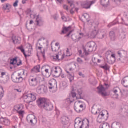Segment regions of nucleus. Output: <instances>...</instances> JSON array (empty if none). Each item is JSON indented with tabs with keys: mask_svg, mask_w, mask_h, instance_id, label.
<instances>
[{
	"mask_svg": "<svg viewBox=\"0 0 128 128\" xmlns=\"http://www.w3.org/2000/svg\"><path fill=\"white\" fill-rule=\"evenodd\" d=\"M38 106L40 108H44L46 110L50 112L54 110V105L46 102L45 98H40L37 100Z\"/></svg>",
	"mask_w": 128,
	"mask_h": 128,
	"instance_id": "nucleus-1",
	"label": "nucleus"
},
{
	"mask_svg": "<svg viewBox=\"0 0 128 128\" xmlns=\"http://www.w3.org/2000/svg\"><path fill=\"white\" fill-rule=\"evenodd\" d=\"M83 50L86 56H88V52H92L96 50V44L94 42H88L86 45V48L84 47Z\"/></svg>",
	"mask_w": 128,
	"mask_h": 128,
	"instance_id": "nucleus-2",
	"label": "nucleus"
},
{
	"mask_svg": "<svg viewBox=\"0 0 128 128\" xmlns=\"http://www.w3.org/2000/svg\"><path fill=\"white\" fill-rule=\"evenodd\" d=\"M110 88V86L108 84H105L104 86V87L103 86H100L97 88L98 90V94H102L103 96H108V93L104 92L108 88Z\"/></svg>",
	"mask_w": 128,
	"mask_h": 128,
	"instance_id": "nucleus-3",
	"label": "nucleus"
},
{
	"mask_svg": "<svg viewBox=\"0 0 128 128\" xmlns=\"http://www.w3.org/2000/svg\"><path fill=\"white\" fill-rule=\"evenodd\" d=\"M24 102L26 104H30L36 100V95L34 94H28L24 96Z\"/></svg>",
	"mask_w": 128,
	"mask_h": 128,
	"instance_id": "nucleus-4",
	"label": "nucleus"
},
{
	"mask_svg": "<svg viewBox=\"0 0 128 128\" xmlns=\"http://www.w3.org/2000/svg\"><path fill=\"white\" fill-rule=\"evenodd\" d=\"M13 82L14 84H22L24 82V78L22 76V73H18V75L14 76L12 77Z\"/></svg>",
	"mask_w": 128,
	"mask_h": 128,
	"instance_id": "nucleus-5",
	"label": "nucleus"
},
{
	"mask_svg": "<svg viewBox=\"0 0 128 128\" xmlns=\"http://www.w3.org/2000/svg\"><path fill=\"white\" fill-rule=\"evenodd\" d=\"M84 120L78 118L75 120L74 128H82L84 126Z\"/></svg>",
	"mask_w": 128,
	"mask_h": 128,
	"instance_id": "nucleus-6",
	"label": "nucleus"
},
{
	"mask_svg": "<svg viewBox=\"0 0 128 128\" xmlns=\"http://www.w3.org/2000/svg\"><path fill=\"white\" fill-rule=\"evenodd\" d=\"M94 4H96V1L82 2L81 3V8H85V10H89L92 8V6Z\"/></svg>",
	"mask_w": 128,
	"mask_h": 128,
	"instance_id": "nucleus-7",
	"label": "nucleus"
},
{
	"mask_svg": "<svg viewBox=\"0 0 128 128\" xmlns=\"http://www.w3.org/2000/svg\"><path fill=\"white\" fill-rule=\"evenodd\" d=\"M26 120L32 124H36L38 122V119L36 118V117L33 114L28 115L26 118Z\"/></svg>",
	"mask_w": 128,
	"mask_h": 128,
	"instance_id": "nucleus-8",
	"label": "nucleus"
},
{
	"mask_svg": "<svg viewBox=\"0 0 128 128\" xmlns=\"http://www.w3.org/2000/svg\"><path fill=\"white\" fill-rule=\"evenodd\" d=\"M10 64L13 66L14 68H16L20 66H22V60H20L19 64H18V57H15L14 58L10 60Z\"/></svg>",
	"mask_w": 128,
	"mask_h": 128,
	"instance_id": "nucleus-9",
	"label": "nucleus"
},
{
	"mask_svg": "<svg viewBox=\"0 0 128 128\" xmlns=\"http://www.w3.org/2000/svg\"><path fill=\"white\" fill-rule=\"evenodd\" d=\"M74 108L76 112L80 114L84 111V105L80 104V101H78V103L75 104Z\"/></svg>",
	"mask_w": 128,
	"mask_h": 128,
	"instance_id": "nucleus-10",
	"label": "nucleus"
},
{
	"mask_svg": "<svg viewBox=\"0 0 128 128\" xmlns=\"http://www.w3.org/2000/svg\"><path fill=\"white\" fill-rule=\"evenodd\" d=\"M36 92L39 94H44L48 92V88L44 85L39 86L36 88Z\"/></svg>",
	"mask_w": 128,
	"mask_h": 128,
	"instance_id": "nucleus-11",
	"label": "nucleus"
},
{
	"mask_svg": "<svg viewBox=\"0 0 128 128\" xmlns=\"http://www.w3.org/2000/svg\"><path fill=\"white\" fill-rule=\"evenodd\" d=\"M49 84L50 86H49L50 90H56L58 88V82L56 80L54 79L50 80L49 82Z\"/></svg>",
	"mask_w": 128,
	"mask_h": 128,
	"instance_id": "nucleus-12",
	"label": "nucleus"
},
{
	"mask_svg": "<svg viewBox=\"0 0 128 128\" xmlns=\"http://www.w3.org/2000/svg\"><path fill=\"white\" fill-rule=\"evenodd\" d=\"M116 60V57L114 54H112L110 57H107V62L110 64H114Z\"/></svg>",
	"mask_w": 128,
	"mask_h": 128,
	"instance_id": "nucleus-13",
	"label": "nucleus"
},
{
	"mask_svg": "<svg viewBox=\"0 0 128 128\" xmlns=\"http://www.w3.org/2000/svg\"><path fill=\"white\" fill-rule=\"evenodd\" d=\"M12 42L14 44H20V42H22V38L20 37H16V36H13L12 38Z\"/></svg>",
	"mask_w": 128,
	"mask_h": 128,
	"instance_id": "nucleus-14",
	"label": "nucleus"
},
{
	"mask_svg": "<svg viewBox=\"0 0 128 128\" xmlns=\"http://www.w3.org/2000/svg\"><path fill=\"white\" fill-rule=\"evenodd\" d=\"M29 82L30 86H38V78H32Z\"/></svg>",
	"mask_w": 128,
	"mask_h": 128,
	"instance_id": "nucleus-15",
	"label": "nucleus"
},
{
	"mask_svg": "<svg viewBox=\"0 0 128 128\" xmlns=\"http://www.w3.org/2000/svg\"><path fill=\"white\" fill-rule=\"evenodd\" d=\"M118 54L120 58H124L125 60H128V52L126 51H119L118 52Z\"/></svg>",
	"mask_w": 128,
	"mask_h": 128,
	"instance_id": "nucleus-16",
	"label": "nucleus"
},
{
	"mask_svg": "<svg viewBox=\"0 0 128 128\" xmlns=\"http://www.w3.org/2000/svg\"><path fill=\"white\" fill-rule=\"evenodd\" d=\"M68 122H70V119L68 117L66 116H63L61 118V122L64 126H66L68 124Z\"/></svg>",
	"mask_w": 128,
	"mask_h": 128,
	"instance_id": "nucleus-17",
	"label": "nucleus"
},
{
	"mask_svg": "<svg viewBox=\"0 0 128 128\" xmlns=\"http://www.w3.org/2000/svg\"><path fill=\"white\" fill-rule=\"evenodd\" d=\"M40 66L38 65L37 66L34 67L31 70L32 74H38V72H40Z\"/></svg>",
	"mask_w": 128,
	"mask_h": 128,
	"instance_id": "nucleus-18",
	"label": "nucleus"
},
{
	"mask_svg": "<svg viewBox=\"0 0 128 128\" xmlns=\"http://www.w3.org/2000/svg\"><path fill=\"white\" fill-rule=\"evenodd\" d=\"M36 22H37V26H42L44 24V20L42 18H40L38 16H37L36 19Z\"/></svg>",
	"mask_w": 128,
	"mask_h": 128,
	"instance_id": "nucleus-19",
	"label": "nucleus"
},
{
	"mask_svg": "<svg viewBox=\"0 0 128 128\" xmlns=\"http://www.w3.org/2000/svg\"><path fill=\"white\" fill-rule=\"evenodd\" d=\"M104 112H100L97 118L98 122L102 124V118H104Z\"/></svg>",
	"mask_w": 128,
	"mask_h": 128,
	"instance_id": "nucleus-20",
	"label": "nucleus"
},
{
	"mask_svg": "<svg viewBox=\"0 0 128 128\" xmlns=\"http://www.w3.org/2000/svg\"><path fill=\"white\" fill-rule=\"evenodd\" d=\"M60 70H62V68L60 67H53L51 70V72L52 73L54 72L56 74H58Z\"/></svg>",
	"mask_w": 128,
	"mask_h": 128,
	"instance_id": "nucleus-21",
	"label": "nucleus"
},
{
	"mask_svg": "<svg viewBox=\"0 0 128 128\" xmlns=\"http://www.w3.org/2000/svg\"><path fill=\"white\" fill-rule=\"evenodd\" d=\"M70 30H72V26H69L68 28L66 26L63 27L61 34H66Z\"/></svg>",
	"mask_w": 128,
	"mask_h": 128,
	"instance_id": "nucleus-22",
	"label": "nucleus"
},
{
	"mask_svg": "<svg viewBox=\"0 0 128 128\" xmlns=\"http://www.w3.org/2000/svg\"><path fill=\"white\" fill-rule=\"evenodd\" d=\"M122 84L125 88H128V77H125L122 80Z\"/></svg>",
	"mask_w": 128,
	"mask_h": 128,
	"instance_id": "nucleus-23",
	"label": "nucleus"
},
{
	"mask_svg": "<svg viewBox=\"0 0 128 128\" xmlns=\"http://www.w3.org/2000/svg\"><path fill=\"white\" fill-rule=\"evenodd\" d=\"M14 110H16V112L22 110H24V105H22V104L16 105L14 106Z\"/></svg>",
	"mask_w": 128,
	"mask_h": 128,
	"instance_id": "nucleus-24",
	"label": "nucleus"
},
{
	"mask_svg": "<svg viewBox=\"0 0 128 128\" xmlns=\"http://www.w3.org/2000/svg\"><path fill=\"white\" fill-rule=\"evenodd\" d=\"M17 50H20L24 56L25 58H28V55L26 54V50L24 48V46L22 45L18 47Z\"/></svg>",
	"mask_w": 128,
	"mask_h": 128,
	"instance_id": "nucleus-25",
	"label": "nucleus"
},
{
	"mask_svg": "<svg viewBox=\"0 0 128 128\" xmlns=\"http://www.w3.org/2000/svg\"><path fill=\"white\" fill-rule=\"evenodd\" d=\"M110 38L112 40H116V33L112 31L110 32Z\"/></svg>",
	"mask_w": 128,
	"mask_h": 128,
	"instance_id": "nucleus-26",
	"label": "nucleus"
},
{
	"mask_svg": "<svg viewBox=\"0 0 128 128\" xmlns=\"http://www.w3.org/2000/svg\"><path fill=\"white\" fill-rule=\"evenodd\" d=\"M108 2H110V0H101V4L105 8L108 6Z\"/></svg>",
	"mask_w": 128,
	"mask_h": 128,
	"instance_id": "nucleus-27",
	"label": "nucleus"
},
{
	"mask_svg": "<svg viewBox=\"0 0 128 128\" xmlns=\"http://www.w3.org/2000/svg\"><path fill=\"white\" fill-rule=\"evenodd\" d=\"M61 57V58L60 59V58ZM64 54L62 56V55L60 54V53H58V54H57L56 57H54V60H64Z\"/></svg>",
	"mask_w": 128,
	"mask_h": 128,
	"instance_id": "nucleus-28",
	"label": "nucleus"
},
{
	"mask_svg": "<svg viewBox=\"0 0 128 128\" xmlns=\"http://www.w3.org/2000/svg\"><path fill=\"white\" fill-rule=\"evenodd\" d=\"M100 128H110V124L108 123H104L100 126Z\"/></svg>",
	"mask_w": 128,
	"mask_h": 128,
	"instance_id": "nucleus-29",
	"label": "nucleus"
},
{
	"mask_svg": "<svg viewBox=\"0 0 128 128\" xmlns=\"http://www.w3.org/2000/svg\"><path fill=\"white\" fill-rule=\"evenodd\" d=\"M126 38V33L124 32H122V33L120 34V38L122 40H124L125 38Z\"/></svg>",
	"mask_w": 128,
	"mask_h": 128,
	"instance_id": "nucleus-30",
	"label": "nucleus"
},
{
	"mask_svg": "<svg viewBox=\"0 0 128 128\" xmlns=\"http://www.w3.org/2000/svg\"><path fill=\"white\" fill-rule=\"evenodd\" d=\"M68 76L70 82H72V80H74V75L71 73V74H68Z\"/></svg>",
	"mask_w": 128,
	"mask_h": 128,
	"instance_id": "nucleus-31",
	"label": "nucleus"
},
{
	"mask_svg": "<svg viewBox=\"0 0 128 128\" xmlns=\"http://www.w3.org/2000/svg\"><path fill=\"white\" fill-rule=\"evenodd\" d=\"M83 18L86 20L88 22L90 20V15L88 14H85L82 16Z\"/></svg>",
	"mask_w": 128,
	"mask_h": 128,
	"instance_id": "nucleus-32",
	"label": "nucleus"
},
{
	"mask_svg": "<svg viewBox=\"0 0 128 128\" xmlns=\"http://www.w3.org/2000/svg\"><path fill=\"white\" fill-rule=\"evenodd\" d=\"M90 36L92 38H96V36H98V31L96 30H94L93 32H92Z\"/></svg>",
	"mask_w": 128,
	"mask_h": 128,
	"instance_id": "nucleus-33",
	"label": "nucleus"
},
{
	"mask_svg": "<svg viewBox=\"0 0 128 128\" xmlns=\"http://www.w3.org/2000/svg\"><path fill=\"white\" fill-rule=\"evenodd\" d=\"M92 113L93 114H98V108L92 107Z\"/></svg>",
	"mask_w": 128,
	"mask_h": 128,
	"instance_id": "nucleus-34",
	"label": "nucleus"
},
{
	"mask_svg": "<svg viewBox=\"0 0 128 128\" xmlns=\"http://www.w3.org/2000/svg\"><path fill=\"white\" fill-rule=\"evenodd\" d=\"M112 51H108L106 52V62H108V58H110V56H112Z\"/></svg>",
	"mask_w": 128,
	"mask_h": 128,
	"instance_id": "nucleus-35",
	"label": "nucleus"
},
{
	"mask_svg": "<svg viewBox=\"0 0 128 128\" xmlns=\"http://www.w3.org/2000/svg\"><path fill=\"white\" fill-rule=\"evenodd\" d=\"M118 60L122 62H127L128 59L126 60V58H124V57H120V58H118Z\"/></svg>",
	"mask_w": 128,
	"mask_h": 128,
	"instance_id": "nucleus-36",
	"label": "nucleus"
},
{
	"mask_svg": "<svg viewBox=\"0 0 128 128\" xmlns=\"http://www.w3.org/2000/svg\"><path fill=\"white\" fill-rule=\"evenodd\" d=\"M121 126H122L120 123H116L115 126L112 125V128H120Z\"/></svg>",
	"mask_w": 128,
	"mask_h": 128,
	"instance_id": "nucleus-37",
	"label": "nucleus"
},
{
	"mask_svg": "<svg viewBox=\"0 0 128 128\" xmlns=\"http://www.w3.org/2000/svg\"><path fill=\"white\" fill-rule=\"evenodd\" d=\"M4 124L7 126H10V121L8 119H6L4 122Z\"/></svg>",
	"mask_w": 128,
	"mask_h": 128,
	"instance_id": "nucleus-38",
	"label": "nucleus"
},
{
	"mask_svg": "<svg viewBox=\"0 0 128 128\" xmlns=\"http://www.w3.org/2000/svg\"><path fill=\"white\" fill-rule=\"evenodd\" d=\"M60 47H54L52 48V52H58V50H60Z\"/></svg>",
	"mask_w": 128,
	"mask_h": 128,
	"instance_id": "nucleus-39",
	"label": "nucleus"
},
{
	"mask_svg": "<svg viewBox=\"0 0 128 128\" xmlns=\"http://www.w3.org/2000/svg\"><path fill=\"white\" fill-rule=\"evenodd\" d=\"M70 72H70L66 70V72H67L68 74H74V68H70L69 69Z\"/></svg>",
	"mask_w": 128,
	"mask_h": 128,
	"instance_id": "nucleus-40",
	"label": "nucleus"
},
{
	"mask_svg": "<svg viewBox=\"0 0 128 128\" xmlns=\"http://www.w3.org/2000/svg\"><path fill=\"white\" fill-rule=\"evenodd\" d=\"M122 22L121 23H120V22H118L119 24H124L125 26H128V24L126 23L124 18H122Z\"/></svg>",
	"mask_w": 128,
	"mask_h": 128,
	"instance_id": "nucleus-41",
	"label": "nucleus"
},
{
	"mask_svg": "<svg viewBox=\"0 0 128 128\" xmlns=\"http://www.w3.org/2000/svg\"><path fill=\"white\" fill-rule=\"evenodd\" d=\"M77 62L80 64H84V60H82L80 58H77Z\"/></svg>",
	"mask_w": 128,
	"mask_h": 128,
	"instance_id": "nucleus-42",
	"label": "nucleus"
},
{
	"mask_svg": "<svg viewBox=\"0 0 128 128\" xmlns=\"http://www.w3.org/2000/svg\"><path fill=\"white\" fill-rule=\"evenodd\" d=\"M102 68H103L104 70H110V68L108 66V64H106L104 66H102Z\"/></svg>",
	"mask_w": 128,
	"mask_h": 128,
	"instance_id": "nucleus-43",
	"label": "nucleus"
},
{
	"mask_svg": "<svg viewBox=\"0 0 128 128\" xmlns=\"http://www.w3.org/2000/svg\"><path fill=\"white\" fill-rule=\"evenodd\" d=\"M104 34H100L98 35V38H100V40H102V38H104Z\"/></svg>",
	"mask_w": 128,
	"mask_h": 128,
	"instance_id": "nucleus-44",
	"label": "nucleus"
},
{
	"mask_svg": "<svg viewBox=\"0 0 128 128\" xmlns=\"http://www.w3.org/2000/svg\"><path fill=\"white\" fill-rule=\"evenodd\" d=\"M18 114H19L20 116H24V111L22 110H20V111H18Z\"/></svg>",
	"mask_w": 128,
	"mask_h": 128,
	"instance_id": "nucleus-45",
	"label": "nucleus"
},
{
	"mask_svg": "<svg viewBox=\"0 0 128 128\" xmlns=\"http://www.w3.org/2000/svg\"><path fill=\"white\" fill-rule=\"evenodd\" d=\"M87 122L88 124H87L86 125H84L82 128H90V121L88 120H87Z\"/></svg>",
	"mask_w": 128,
	"mask_h": 128,
	"instance_id": "nucleus-46",
	"label": "nucleus"
},
{
	"mask_svg": "<svg viewBox=\"0 0 128 128\" xmlns=\"http://www.w3.org/2000/svg\"><path fill=\"white\" fill-rule=\"evenodd\" d=\"M113 98H115L116 100H118V94H114L113 96Z\"/></svg>",
	"mask_w": 128,
	"mask_h": 128,
	"instance_id": "nucleus-47",
	"label": "nucleus"
},
{
	"mask_svg": "<svg viewBox=\"0 0 128 128\" xmlns=\"http://www.w3.org/2000/svg\"><path fill=\"white\" fill-rule=\"evenodd\" d=\"M41 54H42L44 58H46V52L45 50H44V52H41Z\"/></svg>",
	"mask_w": 128,
	"mask_h": 128,
	"instance_id": "nucleus-48",
	"label": "nucleus"
},
{
	"mask_svg": "<svg viewBox=\"0 0 128 128\" xmlns=\"http://www.w3.org/2000/svg\"><path fill=\"white\" fill-rule=\"evenodd\" d=\"M6 8H7V9L8 10H10V9L12 8V6H10V4H7L6 6Z\"/></svg>",
	"mask_w": 128,
	"mask_h": 128,
	"instance_id": "nucleus-49",
	"label": "nucleus"
},
{
	"mask_svg": "<svg viewBox=\"0 0 128 128\" xmlns=\"http://www.w3.org/2000/svg\"><path fill=\"white\" fill-rule=\"evenodd\" d=\"M18 0H16V2L14 4V8H16V6H18Z\"/></svg>",
	"mask_w": 128,
	"mask_h": 128,
	"instance_id": "nucleus-50",
	"label": "nucleus"
},
{
	"mask_svg": "<svg viewBox=\"0 0 128 128\" xmlns=\"http://www.w3.org/2000/svg\"><path fill=\"white\" fill-rule=\"evenodd\" d=\"M66 54V56H70V50H68V48L67 49Z\"/></svg>",
	"mask_w": 128,
	"mask_h": 128,
	"instance_id": "nucleus-51",
	"label": "nucleus"
},
{
	"mask_svg": "<svg viewBox=\"0 0 128 128\" xmlns=\"http://www.w3.org/2000/svg\"><path fill=\"white\" fill-rule=\"evenodd\" d=\"M115 24H116V23L114 22V23H111L108 25V28H110V26H115Z\"/></svg>",
	"mask_w": 128,
	"mask_h": 128,
	"instance_id": "nucleus-52",
	"label": "nucleus"
},
{
	"mask_svg": "<svg viewBox=\"0 0 128 128\" xmlns=\"http://www.w3.org/2000/svg\"><path fill=\"white\" fill-rule=\"evenodd\" d=\"M63 8L64 10H68V6L66 5H64Z\"/></svg>",
	"mask_w": 128,
	"mask_h": 128,
	"instance_id": "nucleus-53",
	"label": "nucleus"
},
{
	"mask_svg": "<svg viewBox=\"0 0 128 128\" xmlns=\"http://www.w3.org/2000/svg\"><path fill=\"white\" fill-rule=\"evenodd\" d=\"M4 120H6V119L4 118H0V122H1V124H4Z\"/></svg>",
	"mask_w": 128,
	"mask_h": 128,
	"instance_id": "nucleus-54",
	"label": "nucleus"
},
{
	"mask_svg": "<svg viewBox=\"0 0 128 128\" xmlns=\"http://www.w3.org/2000/svg\"><path fill=\"white\" fill-rule=\"evenodd\" d=\"M62 86H64V88H67V86H68V84H66V82H64L62 83Z\"/></svg>",
	"mask_w": 128,
	"mask_h": 128,
	"instance_id": "nucleus-55",
	"label": "nucleus"
},
{
	"mask_svg": "<svg viewBox=\"0 0 128 128\" xmlns=\"http://www.w3.org/2000/svg\"><path fill=\"white\" fill-rule=\"evenodd\" d=\"M79 76H82V78H84L86 76H84V74H82V72H79Z\"/></svg>",
	"mask_w": 128,
	"mask_h": 128,
	"instance_id": "nucleus-56",
	"label": "nucleus"
},
{
	"mask_svg": "<svg viewBox=\"0 0 128 128\" xmlns=\"http://www.w3.org/2000/svg\"><path fill=\"white\" fill-rule=\"evenodd\" d=\"M72 96L74 98H76V93L72 92Z\"/></svg>",
	"mask_w": 128,
	"mask_h": 128,
	"instance_id": "nucleus-57",
	"label": "nucleus"
},
{
	"mask_svg": "<svg viewBox=\"0 0 128 128\" xmlns=\"http://www.w3.org/2000/svg\"><path fill=\"white\" fill-rule=\"evenodd\" d=\"M6 72H2V73H1V78H4V76H6Z\"/></svg>",
	"mask_w": 128,
	"mask_h": 128,
	"instance_id": "nucleus-58",
	"label": "nucleus"
},
{
	"mask_svg": "<svg viewBox=\"0 0 128 128\" xmlns=\"http://www.w3.org/2000/svg\"><path fill=\"white\" fill-rule=\"evenodd\" d=\"M56 2H59V4H62V0H56Z\"/></svg>",
	"mask_w": 128,
	"mask_h": 128,
	"instance_id": "nucleus-59",
	"label": "nucleus"
},
{
	"mask_svg": "<svg viewBox=\"0 0 128 128\" xmlns=\"http://www.w3.org/2000/svg\"><path fill=\"white\" fill-rule=\"evenodd\" d=\"M70 7L72 8V10H74V8H75L74 4V3L72 4H70Z\"/></svg>",
	"mask_w": 128,
	"mask_h": 128,
	"instance_id": "nucleus-60",
	"label": "nucleus"
},
{
	"mask_svg": "<svg viewBox=\"0 0 128 128\" xmlns=\"http://www.w3.org/2000/svg\"><path fill=\"white\" fill-rule=\"evenodd\" d=\"M15 91L17 92H22L21 89H15Z\"/></svg>",
	"mask_w": 128,
	"mask_h": 128,
	"instance_id": "nucleus-61",
	"label": "nucleus"
},
{
	"mask_svg": "<svg viewBox=\"0 0 128 128\" xmlns=\"http://www.w3.org/2000/svg\"><path fill=\"white\" fill-rule=\"evenodd\" d=\"M20 74H22V77L24 78V76H25V74H25V71H24V70H23L22 72H21Z\"/></svg>",
	"mask_w": 128,
	"mask_h": 128,
	"instance_id": "nucleus-62",
	"label": "nucleus"
},
{
	"mask_svg": "<svg viewBox=\"0 0 128 128\" xmlns=\"http://www.w3.org/2000/svg\"><path fill=\"white\" fill-rule=\"evenodd\" d=\"M98 60V58H94L93 59V62H94V64L96 63V62H98V60Z\"/></svg>",
	"mask_w": 128,
	"mask_h": 128,
	"instance_id": "nucleus-63",
	"label": "nucleus"
},
{
	"mask_svg": "<svg viewBox=\"0 0 128 128\" xmlns=\"http://www.w3.org/2000/svg\"><path fill=\"white\" fill-rule=\"evenodd\" d=\"M30 12H32V10H30V9H28V10H27V14H30Z\"/></svg>",
	"mask_w": 128,
	"mask_h": 128,
	"instance_id": "nucleus-64",
	"label": "nucleus"
}]
</instances>
